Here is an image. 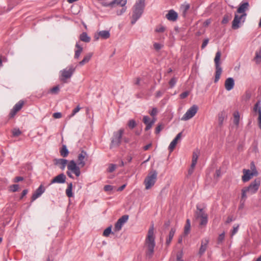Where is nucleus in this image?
<instances>
[{
  "mask_svg": "<svg viewBox=\"0 0 261 261\" xmlns=\"http://www.w3.org/2000/svg\"><path fill=\"white\" fill-rule=\"evenodd\" d=\"M175 232V229L174 228H172L169 232L168 237L166 240V244L167 245H169L170 244V243L174 236Z\"/></svg>",
  "mask_w": 261,
  "mask_h": 261,
  "instance_id": "24",
  "label": "nucleus"
},
{
  "mask_svg": "<svg viewBox=\"0 0 261 261\" xmlns=\"http://www.w3.org/2000/svg\"><path fill=\"white\" fill-rule=\"evenodd\" d=\"M17 112H18V111H16V110H15L14 108H13V109L11 110V112H10V114H9V117H10V118H13V117H14V116L16 115V114Z\"/></svg>",
  "mask_w": 261,
  "mask_h": 261,
  "instance_id": "52",
  "label": "nucleus"
},
{
  "mask_svg": "<svg viewBox=\"0 0 261 261\" xmlns=\"http://www.w3.org/2000/svg\"><path fill=\"white\" fill-rule=\"evenodd\" d=\"M113 186H111V185H106L105 187H104V190L105 191H111L112 190H113Z\"/></svg>",
  "mask_w": 261,
  "mask_h": 261,
  "instance_id": "56",
  "label": "nucleus"
},
{
  "mask_svg": "<svg viewBox=\"0 0 261 261\" xmlns=\"http://www.w3.org/2000/svg\"><path fill=\"white\" fill-rule=\"evenodd\" d=\"M45 191V188L41 185L33 194L32 196V201L35 200L37 198L39 197Z\"/></svg>",
  "mask_w": 261,
  "mask_h": 261,
  "instance_id": "15",
  "label": "nucleus"
},
{
  "mask_svg": "<svg viewBox=\"0 0 261 261\" xmlns=\"http://www.w3.org/2000/svg\"><path fill=\"white\" fill-rule=\"evenodd\" d=\"M153 46H154V48L157 50H160V49H161V48L162 47V45L160 44V43H154L153 44Z\"/></svg>",
  "mask_w": 261,
  "mask_h": 261,
  "instance_id": "57",
  "label": "nucleus"
},
{
  "mask_svg": "<svg viewBox=\"0 0 261 261\" xmlns=\"http://www.w3.org/2000/svg\"><path fill=\"white\" fill-rule=\"evenodd\" d=\"M254 60L255 61L257 64L260 63L261 61V52L260 51H256Z\"/></svg>",
  "mask_w": 261,
  "mask_h": 261,
  "instance_id": "37",
  "label": "nucleus"
},
{
  "mask_svg": "<svg viewBox=\"0 0 261 261\" xmlns=\"http://www.w3.org/2000/svg\"><path fill=\"white\" fill-rule=\"evenodd\" d=\"M221 56V53L220 50H218L216 54L214 59V62L215 64L216 67V72H215V77L214 82L217 83L220 77V75L222 73V69L220 66V58Z\"/></svg>",
  "mask_w": 261,
  "mask_h": 261,
  "instance_id": "7",
  "label": "nucleus"
},
{
  "mask_svg": "<svg viewBox=\"0 0 261 261\" xmlns=\"http://www.w3.org/2000/svg\"><path fill=\"white\" fill-rule=\"evenodd\" d=\"M23 180V178L21 176H17L14 179V182H17Z\"/></svg>",
  "mask_w": 261,
  "mask_h": 261,
  "instance_id": "62",
  "label": "nucleus"
},
{
  "mask_svg": "<svg viewBox=\"0 0 261 261\" xmlns=\"http://www.w3.org/2000/svg\"><path fill=\"white\" fill-rule=\"evenodd\" d=\"M72 189V183H70L68 184L67 188L66 190V194L68 197H72L73 196Z\"/></svg>",
  "mask_w": 261,
  "mask_h": 261,
  "instance_id": "30",
  "label": "nucleus"
},
{
  "mask_svg": "<svg viewBox=\"0 0 261 261\" xmlns=\"http://www.w3.org/2000/svg\"><path fill=\"white\" fill-rule=\"evenodd\" d=\"M243 175L242 177V179L244 182L249 181L253 176V173H251L249 169H243Z\"/></svg>",
  "mask_w": 261,
  "mask_h": 261,
  "instance_id": "17",
  "label": "nucleus"
},
{
  "mask_svg": "<svg viewBox=\"0 0 261 261\" xmlns=\"http://www.w3.org/2000/svg\"><path fill=\"white\" fill-rule=\"evenodd\" d=\"M143 121L146 125L145 130L150 129L153 125V121H151L150 118L147 116L143 117Z\"/></svg>",
  "mask_w": 261,
  "mask_h": 261,
  "instance_id": "20",
  "label": "nucleus"
},
{
  "mask_svg": "<svg viewBox=\"0 0 261 261\" xmlns=\"http://www.w3.org/2000/svg\"><path fill=\"white\" fill-rule=\"evenodd\" d=\"M177 80L175 77H172L169 82L170 88H173L176 84Z\"/></svg>",
  "mask_w": 261,
  "mask_h": 261,
  "instance_id": "46",
  "label": "nucleus"
},
{
  "mask_svg": "<svg viewBox=\"0 0 261 261\" xmlns=\"http://www.w3.org/2000/svg\"><path fill=\"white\" fill-rule=\"evenodd\" d=\"M128 219V216L125 215L120 218L115 224L114 230L115 231H120L123 225L127 221Z\"/></svg>",
  "mask_w": 261,
  "mask_h": 261,
  "instance_id": "12",
  "label": "nucleus"
},
{
  "mask_svg": "<svg viewBox=\"0 0 261 261\" xmlns=\"http://www.w3.org/2000/svg\"><path fill=\"white\" fill-rule=\"evenodd\" d=\"M234 86V81L232 77L227 78L225 82V88L227 91L232 90Z\"/></svg>",
  "mask_w": 261,
  "mask_h": 261,
  "instance_id": "19",
  "label": "nucleus"
},
{
  "mask_svg": "<svg viewBox=\"0 0 261 261\" xmlns=\"http://www.w3.org/2000/svg\"><path fill=\"white\" fill-rule=\"evenodd\" d=\"M116 168V165L115 164H111L109 165V167L108 169V171L109 172H113Z\"/></svg>",
  "mask_w": 261,
  "mask_h": 261,
  "instance_id": "48",
  "label": "nucleus"
},
{
  "mask_svg": "<svg viewBox=\"0 0 261 261\" xmlns=\"http://www.w3.org/2000/svg\"><path fill=\"white\" fill-rule=\"evenodd\" d=\"M177 143V141L173 139L172 141L170 143L168 149L170 150V152H172L174 148L175 147L176 144Z\"/></svg>",
  "mask_w": 261,
  "mask_h": 261,
  "instance_id": "38",
  "label": "nucleus"
},
{
  "mask_svg": "<svg viewBox=\"0 0 261 261\" xmlns=\"http://www.w3.org/2000/svg\"><path fill=\"white\" fill-rule=\"evenodd\" d=\"M88 154L87 152L84 150H82L81 153L79 154L77 156V161H78V166L80 167H83L85 166L86 163L85 162V159L87 158Z\"/></svg>",
  "mask_w": 261,
  "mask_h": 261,
  "instance_id": "13",
  "label": "nucleus"
},
{
  "mask_svg": "<svg viewBox=\"0 0 261 261\" xmlns=\"http://www.w3.org/2000/svg\"><path fill=\"white\" fill-rule=\"evenodd\" d=\"M98 36L102 39H108L110 36V32L106 30L101 31L98 32Z\"/></svg>",
  "mask_w": 261,
  "mask_h": 261,
  "instance_id": "25",
  "label": "nucleus"
},
{
  "mask_svg": "<svg viewBox=\"0 0 261 261\" xmlns=\"http://www.w3.org/2000/svg\"><path fill=\"white\" fill-rule=\"evenodd\" d=\"M190 6L189 4L185 3L182 5L181 6V8L182 10L184 15H186L187 11L189 9Z\"/></svg>",
  "mask_w": 261,
  "mask_h": 261,
  "instance_id": "36",
  "label": "nucleus"
},
{
  "mask_svg": "<svg viewBox=\"0 0 261 261\" xmlns=\"http://www.w3.org/2000/svg\"><path fill=\"white\" fill-rule=\"evenodd\" d=\"M9 188L10 191L13 192H15L18 191L19 189V185L17 184L12 185L10 186Z\"/></svg>",
  "mask_w": 261,
  "mask_h": 261,
  "instance_id": "45",
  "label": "nucleus"
},
{
  "mask_svg": "<svg viewBox=\"0 0 261 261\" xmlns=\"http://www.w3.org/2000/svg\"><path fill=\"white\" fill-rule=\"evenodd\" d=\"M258 116V124L259 127L261 129V113H260Z\"/></svg>",
  "mask_w": 261,
  "mask_h": 261,
  "instance_id": "64",
  "label": "nucleus"
},
{
  "mask_svg": "<svg viewBox=\"0 0 261 261\" xmlns=\"http://www.w3.org/2000/svg\"><path fill=\"white\" fill-rule=\"evenodd\" d=\"M182 252L180 251L177 253L176 255V261H184L182 259Z\"/></svg>",
  "mask_w": 261,
  "mask_h": 261,
  "instance_id": "49",
  "label": "nucleus"
},
{
  "mask_svg": "<svg viewBox=\"0 0 261 261\" xmlns=\"http://www.w3.org/2000/svg\"><path fill=\"white\" fill-rule=\"evenodd\" d=\"M198 107L197 105H194L190 107L181 118V120L187 121L193 117L197 113Z\"/></svg>",
  "mask_w": 261,
  "mask_h": 261,
  "instance_id": "11",
  "label": "nucleus"
},
{
  "mask_svg": "<svg viewBox=\"0 0 261 261\" xmlns=\"http://www.w3.org/2000/svg\"><path fill=\"white\" fill-rule=\"evenodd\" d=\"M102 5L105 7H111V8H113L114 7V5H113V4L112 3V2H110V3H105L102 4Z\"/></svg>",
  "mask_w": 261,
  "mask_h": 261,
  "instance_id": "63",
  "label": "nucleus"
},
{
  "mask_svg": "<svg viewBox=\"0 0 261 261\" xmlns=\"http://www.w3.org/2000/svg\"><path fill=\"white\" fill-rule=\"evenodd\" d=\"M208 41H209L208 39H205L203 40L202 45H201L202 49H203L206 47V46L207 45V44L208 43Z\"/></svg>",
  "mask_w": 261,
  "mask_h": 261,
  "instance_id": "58",
  "label": "nucleus"
},
{
  "mask_svg": "<svg viewBox=\"0 0 261 261\" xmlns=\"http://www.w3.org/2000/svg\"><path fill=\"white\" fill-rule=\"evenodd\" d=\"M111 226L107 228L103 232V235L105 237H108L111 232Z\"/></svg>",
  "mask_w": 261,
  "mask_h": 261,
  "instance_id": "47",
  "label": "nucleus"
},
{
  "mask_svg": "<svg viewBox=\"0 0 261 261\" xmlns=\"http://www.w3.org/2000/svg\"><path fill=\"white\" fill-rule=\"evenodd\" d=\"M225 237V233L223 232L221 233L218 237V241L221 242H222L224 239Z\"/></svg>",
  "mask_w": 261,
  "mask_h": 261,
  "instance_id": "61",
  "label": "nucleus"
},
{
  "mask_svg": "<svg viewBox=\"0 0 261 261\" xmlns=\"http://www.w3.org/2000/svg\"><path fill=\"white\" fill-rule=\"evenodd\" d=\"M165 30V28L163 25H160L156 27L155 31L158 33H162Z\"/></svg>",
  "mask_w": 261,
  "mask_h": 261,
  "instance_id": "50",
  "label": "nucleus"
},
{
  "mask_svg": "<svg viewBox=\"0 0 261 261\" xmlns=\"http://www.w3.org/2000/svg\"><path fill=\"white\" fill-rule=\"evenodd\" d=\"M158 113V110L156 108H153L151 111L149 113L150 115L152 116H155Z\"/></svg>",
  "mask_w": 261,
  "mask_h": 261,
  "instance_id": "54",
  "label": "nucleus"
},
{
  "mask_svg": "<svg viewBox=\"0 0 261 261\" xmlns=\"http://www.w3.org/2000/svg\"><path fill=\"white\" fill-rule=\"evenodd\" d=\"M80 39L81 41L85 42H89L91 40V38L88 36L86 32L82 33L80 36Z\"/></svg>",
  "mask_w": 261,
  "mask_h": 261,
  "instance_id": "26",
  "label": "nucleus"
},
{
  "mask_svg": "<svg viewBox=\"0 0 261 261\" xmlns=\"http://www.w3.org/2000/svg\"><path fill=\"white\" fill-rule=\"evenodd\" d=\"M227 117V113L224 111H221L220 113H219L218 115V126L219 127H222L224 121L226 119Z\"/></svg>",
  "mask_w": 261,
  "mask_h": 261,
  "instance_id": "16",
  "label": "nucleus"
},
{
  "mask_svg": "<svg viewBox=\"0 0 261 261\" xmlns=\"http://www.w3.org/2000/svg\"><path fill=\"white\" fill-rule=\"evenodd\" d=\"M189 94V92L188 91H185L180 94V97L181 99H184L186 98Z\"/></svg>",
  "mask_w": 261,
  "mask_h": 261,
  "instance_id": "55",
  "label": "nucleus"
},
{
  "mask_svg": "<svg viewBox=\"0 0 261 261\" xmlns=\"http://www.w3.org/2000/svg\"><path fill=\"white\" fill-rule=\"evenodd\" d=\"M163 128L164 125L162 123L159 124L155 128V134H159L161 132V131L163 129Z\"/></svg>",
  "mask_w": 261,
  "mask_h": 261,
  "instance_id": "42",
  "label": "nucleus"
},
{
  "mask_svg": "<svg viewBox=\"0 0 261 261\" xmlns=\"http://www.w3.org/2000/svg\"><path fill=\"white\" fill-rule=\"evenodd\" d=\"M67 169L68 171L67 172V174L71 178H73V177L70 171L75 174V175L77 177L81 174L80 168L74 160H71L69 161L67 165Z\"/></svg>",
  "mask_w": 261,
  "mask_h": 261,
  "instance_id": "10",
  "label": "nucleus"
},
{
  "mask_svg": "<svg viewBox=\"0 0 261 261\" xmlns=\"http://www.w3.org/2000/svg\"><path fill=\"white\" fill-rule=\"evenodd\" d=\"M77 49L75 51L74 58L78 59L83 51V47H81L78 43H76L75 45Z\"/></svg>",
  "mask_w": 261,
  "mask_h": 261,
  "instance_id": "29",
  "label": "nucleus"
},
{
  "mask_svg": "<svg viewBox=\"0 0 261 261\" xmlns=\"http://www.w3.org/2000/svg\"><path fill=\"white\" fill-rule=\"evenodd\" d=\"M145 0H137L133 8L131 23L135 24L142 16L145 8Z\"/></svg>",
  "mask_w": 261,
  "mask_h": 261,
  "instance_id": "3",
  "label": "nucleus"
},
{
  "mask_svg": "<svg viewBox=\"0 0 261 261\" xmlns=\"http://www.w3.org/2000/svg\"><path fill=\"white\" fill-rule=\"evenodd\" d=\"M190 227H191L190 221L189 219H187V221H186V224L185 227V230H184V232L186 234H187L189 232L190 230Z\"/></svg>",
  "mask_w": 261,
  "mask_h": 261,
  "instance_id": "35",
  "label": "nucleus"
},
{
  "mask_svg": "<svg viewBox=\"0 0 261 261\" xmlns=\"http://www.w3.org/2000/svg\"><path fill=\"white\" fill-rule=\"evenodd\" d=\"M198 154H199V152L198 151V150H197V151H194L193 153L192 160V164L193 167H195V166L197 164V160L198 158Z\"/></svg>",
  "mask_w": 261,
  "mask_h": 261,
  "instance_id": "28",
  "label": "nucleus"
},
{
  "mask_svg": "<svg viewBox=\"0 0 261 261\" xmlns=\"http://www.w3.org/2000/svg\"><path fill=\"white\" fill-rule=\"evenodd\" d=\"M81 109L80 106H77L75 109H74L72 112V113L68 116L69 118H71L74 116Z\"/></svg>",
  "mask_w": 261,
  "mask_h": 261,
  "instance_id": "40",
  "label": "nucleus"
},
{
  "mask_svg": "<svg viewBox=\"0 0 261 261\" xmlns=\"http://www.w3.org/2000/svg\"><path fill=\"white\" fill-rule=\"evenodd\" d=\"M239 226H240L239 224H237L236 225H234L233 227V229L231 231V237L233 236L238 232V231L239 230Z\"/></svg>",
  "mask_w": 261,
  "mask_h": 261,
  "instance_id": "43",
  "label": "nucleus"
},
{
  "mask_svg": "<svg viewBox=\"0 0 261 261\" xmlns=\"http://www.w3.org/2000/svg\"><path fill=\"white\" fill-rule=\"evenodd\" d=\"M124 0H113L112 1V3L113 4V5L114 6L115 4L120 5L121 6V4L123 3Z\"/></svg>",
  "mask_w": 261,
  "mask_h": 261,
  "instance_id": "60",
  "label": "nucleus"
},
{
  "mask_svg": "<svg viewBox=\"0 0 261 261\" xmlns=\"http://www.w3.org/2000/svg\"><path fill=\"white\" fill-rule=\"evenodd\" d=\"M53 117L56 119L60 118L62 117V114L60 112H56L53 114Z\"/></svg>",
  "mask_w": 261,
  "mask_h": 261,
  "instance_id": "59",
  "label": "nucleus"
},
{
  "mask_svg": "<svg viewBox=\"0 0 261 261\" xmlns=\"http://www.w3.org/2000/svg\"><path fill=\"white\" fill-rule=\"evenodd\" d=\"M69 153L68 150L65 145H63L60 150V154L63 157H66Z\"/></svg>",
  "mask_w": 261,
  "mask_h": 261,
  "instance_id": "33",
  "label": "nucleus"
},
{
  "mask_svg": "<svg viewBox=\"0 0 261 261\" xmlns=\"http://www.w3.org/2000/svg\"><path fill=\"white\" fill-rule=\"evenodd\" d=\"M253 111L254 112H258V114L261 113V103L260 100L257 101L254 105L253 107Z\"/></svg>",
  "mask_w": 261,
  "mask_h": 261,
  "instance_id": "31",
  "label": "nucleus"
},
{
  "mask_svg": "<svg viewBox=\"0 0 261 261\" xmlns=\"http://www.w3.org/2000/svg\"><path fill=\"white\" fill-rule=\"evenodd\" d=\"M75 68L70 65L60 71L59 80L63 83H67L74 72Z\"/></svg>",
  "mask_w": 261,
  "mask_h": 261,
  "instance_id": "5",
  "label": "nucleus"
},
{
  "mask_svg": "<svg viewBox=\"0 0 261 261\" xmlns=\"http://www.w3.org/2000/svg\"><path fill=\"white\" fill-rule=\"evenodd\" d=\"M92 56V53H89L87 55H86L84 59L79 62V64L81 66L84 65L85 63H88L90 60L91 59Z\"/></svg>",
  "mask_w": 261,
  "mask_h": 261,
  "instance_id": "27",
  "label": "nucleus"
},
{
  "mask_svg": "<svg viewBox=\"0 0 261 261\" xmlns=\"http://www.w3.org/2000/svg\"><path fill=\"white\" fill-rule=\"evenodd\" d=\"M145 245L147 247L146 255L151 257L154 252V248L155 245V237L154 235V227L152 224L149 228L146 238L145 239Z\"/></svg>",
  "mask_w": 261,
  "mask_h": 261,
  "instance_id": "1",
  "label": "nucleus"
},
{
  "mask_svg": "<svg viewBox=\"0 0 261 261\" xmlns=\"http://www.w3.org/2000/svg\"><path fill=\"white\" fill-rule=\"evenodd\" d=\"M239 119H240V116L239 115V114L237 113V114H234V123L236 125H239Z\"/></svg>",
  "mask_w": 261,
  "mask_h": 261,
  "instance_id": "51",
  "label": "nucleus"
},
{
  "mask_svg": "<svg viewBox=\"0 0 261 261\" xmlns=\"http://www.w3.org/2000/svg\"><path fill=\"white\" fill-rule=\"evenodd\" d=\"M231 14L227 13L225 14L222 20V23L223 24L227 23L231 19Z\"/></svg>",
  "mask_w": 261,
  "mask_h": 261,
  "instance_id": "32",
  "label": "nucleus"
},
{
  "mask_svg": "<svg viewBox=\"0 0 261 261\" xmlns=\"http://www.w3.org/2000/svg\"><path fill=\"white\" fill-rule=\"evenodd\" d=\"M23 104L24 102L22 100H20L15 105L13 108L18 112L22 108Z\"/></svg>",
  "mask_w": 261,
  "mask_h": 261,
  "instance_id": "34",
  "label": "nucleus"
},
{
  "mask_svg": "<svg viewBox=\"0 0 261 261\" xmlns=\"http://www.w3.org/2000/svg\"><path fill=\"white\" fill-rule=\"evenodd\" d=\"M128 126L131 129L134 128L136 126V121L133 119L130 120L128 122Z\"/></svg>",
  "mask_w": 261,
  "mask_h": 261,
  "instance_id": "44",
  "label": "nucleus"
},
{
  "mask_svg": "<svg viewBox=\"0 0 261 261\" xmlns=\"http://www.w3.org/2000/svg\"><path fill=\"white\" fill-rule=\"evenodd\" d=\"M248 7L249 3L248 2H245L240 5V6L237 10V13H242V14L241 16H239L237 14H235L234 18L232 23V28L233 29L236 30L240 28V23L241 19L243 18L245 19L246 16L247 14L245 13V11L248 9Z\"/></svg>",
  "mask_w": 261,
  "mask_h": 261,
  "instance_id": "2",
  "label": "nucleus"
},
{
  "mask_svg": "<svg viewBox=\"0 0 261 261\" xmlns=\"http://www.w3.org/2000/svg\"><path fill=\"white\" fill-rule=\"evenodd\" d=\"M66 177L64 173H61L52 179L50 184H53L55 183L64 184L66 181Z\"/></svg>",
  "mask_w": 261,
  "mask_h": 261,
  "instance_id": "14",
  "label": "nucleus"
},
{
  "mask_svg": "<svg viewBox=\"0 0 261 261\" xmlns=\"http://www.w3.org/2000/svg\"><path fill=\"white\" fill-rule=\"evenodd\" d=\"M21 134V132L19 128H14L12 130V134L14 137H17Z\"/></svg>",
  "mask_w": 261,
  "mask_h": 261,
  "instance_id": "41",
  "label": "nucleus"
},
{
  "mask_svg": "<svg viewBox=\"0 0 261 261\" xmlns=\"http://www.w3.org/2000/svg\"><path fill=\"white\" fill-rule=\"evenodd\" d=\"M234 220H235V219L233 217V216H229L227 217V218L225 221V223L226 224L230 223V222H232Z\"/></svg>",
  "mask_w": 261,
  "mask_h": 261,
  "instance_id": "53",
  "label": "nucleus"
},
{
  "mask_svg": "<svg viewBox=\"0 0 261 261\" xmlns=\"http://www.w3.org/2000/svg\"><path fill=\"white\" fill-rule=\"evenodd\" d=\"M124 129L123 128L120 129L117 132H114L113 136L111 139L110 146V148L118 147L120 145Z\"/></svg>",
  "mask_w": 261,
  "mask_h": 261,
  "instance_id": "9",
  "label": "nucleus"
},
{
  "mask_svg": "<svg viewBox=\"0 0 261 261\" xmlns=\"http://www.w3.org/2000/svg\"><path fill=\"white\" fill-rule=\"evenodd\" d=\"M208 242L209 240L207 238H205L201 241V246L199 251L200 255H202L205 252L207 248Z\"/></svg>",
  "mask_w": 261,
  "mask_h": 261,
  "instance_id": "18",
  "label": "nucleus"
},
{
  "mask_svg": "<svg viewBox=\"0 0 261 261\" xmlns=\"http://www.w3.org/2000/svg\"><path fill=\"white\" fill-rule=\"evenodd\" d=\"M158 173L155 170L151 171L144 179V184L146 190L150 189L155 184Z\"/></svg>",
  "mask_w": 261,
  "mask_h": 261,
  "instance_id": "8",
  "label": "nucleus"
},
{
  "mask_svg": "<svg viewBox=\"0 0 261 261\" xmlns=\"http://www.w3.org/2000/svg\"><path fill=\"white\" fill-rule=\"evenodd\" d=\"M260 185V179L259 178H256L250 183L249 186L246 187L242 189L241 201L244 200L245 201L247 195L246 193H248L251 194H255L258 190Z\"/></svg>",
  "mask_w": 261,
  "mask_h": 261,
  "instance_id": "4",
  "label": "nucleus"
},
{
  "mask_svg": "<svg viewBox=\"0 0 261 261\" xmlns=\"http://www.w3.org/2000/svg\"><path fill=\"white\" fill-rule=\"evenodd\" d=\"M196 211L195 212L194 217L196 219L199 220V225L205 226L208 222V216L204 210L200 208L199 205H196Z\"/></svg>",
  "mask_w": 261,
  "mask_h": 261,
  "instance_id": "6",
  "label": "nucleus"
},
{
  "mask_svg": "<svg viewBox=\"0 0 261 261\" xmlns=\"http://www.w3.org/2000/svg\"><path fill=\"white\" fill-rule=\"evenodd\" d=\"M126 3L127 0H124L121 4L122 8L120 10H117L116 11V14L117 15H121L126 11L127 7H126L125 5Z\"/></svg>",
  "mask_w": 261,
  "mask_h": 261,
  "instance_id": "23",
  "label": "nucleus"
},
{
  "mask_svg": "<svg viewBox=\"0 0 261 261\" xmlns=\"http://www.w3.org/2000/svg\"><path fill=\"white\" fill-rule=\"evenodd\" d=\"M67 163V160L66 159H59L55 160V164L57 165H59L60 169L62 170L65 169Z\"/></svg>",
  "mask_w": 261,
  "mask_h": 261,
  "instance_id": "22",
  "label": "nucleus"
},
{
  "mask_svg": "<svg viewBox=\"0 0 261 261\" xmlns=\"http://www.w3.org/2000/svg\"><path fill=\"white\" fill-rule=\"evenodd\" d=\"M60 91V87L59 85H57L54 87H53L51 89H50L49 92L50 93L54 94H57L59 93Z\"/></svg>",
  "mask_w": 261,
  "mask_h": 261,
  "instance_id": "39",
  "label": "nucleus"
},
{
  "mask_svg": "<svg viewBox=\"0 0 261 261\" xmlns=\"http://www.w3.org/2000/svg\"><path fill=\"white\" fill-rule=\"evenodd\" d=\"M178 17V14L173 10H170L166 14L167 18L170 21H175Z\"/></svg>",
  "mask_w": 261,
  "mask_h": 261,
  "instance_id": "21",
  "label": "nucleus"
}]
</instances>
